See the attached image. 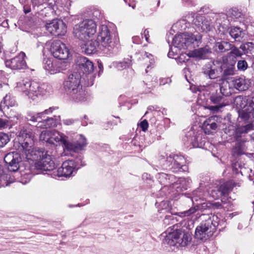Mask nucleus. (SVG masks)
I'll return each mask as SVG.
<instances>
[{"instance_id":"34","label":"nucleus","mask_w":254,"mask_h":254,"mask_svg":"<svg viewBox=\"0 0 254 254\" xmlns=\"http://www.w3.org/2000/svg\"><path fill=\"white\" fill-rule=\"evenodd\" d=\"M239 117L244 119V120H247L250 117V113L247 112L245 110H242L239 112Z\"/></svg>"},{"instance_id":"1","label":"nucleus","mask_w":254,"mask_h":254,"mask_svg":"<svg viewBox=\"0 0 254 254\" xmlns=\"http://www.w3.org/2000/svg\"><path fill=\"white\" fill-rule=\"evenodd\" d=\"M19 140L21 142V150L28 159H35L34 156L39 157L35 164L37 170L46 171L53 169L55 164L51 156L46 152L35 150L34 135L30 129L23 128L20 132Z\"/></svg>"},{"instance_id":"2","label":"nucleus","mask_w":254,"mask_h":254,"mask_svg":"<svg viewBox=\"0 0 254 254\" xmlns=\"http://www.w3.org/2000/svg\"><path fill=\"white\" fill-rule=\"evenodd\" d=\"M80 74L75 72L69 75L64 83L65 90L78 101L83 100L86 95L80 85Z\"/></svg>"},{"instance_id":"11","label":"nucleus","mask_w":254,"mask_h":254,"mask_svg":"<svg viewBox=\"0 0 254 254\" xmlns=\"http://www.w3.org/2000/svg\"><path fill=\"white\" fill-rule=\"evenodd\" d=\"M25 57V54L21 52L14 58L6 60L5 62V65L13 70L24 69L26 67L24 59Z\"/></svg>"},{"instance_id":"17","label":"nucleus","mask_w":254,"mask_h":254,"mask_svg":"<svg viewBox=\"0 0 254 254\" xmlns=\"http://www.w3.org/2000/svg\"><path fill=\"white\" fill-rule=\"evenodd\" d=\"M77 64L79 68L85 73H90L93 71L94 66L92 62L86 57H78Z\"/></svg>"},{"instance_id":"56","label":"nucleus","mask_w":254,"mask_h":254,"mask_svg":"<svg viewBox=\"0 0 254 254\" xmlns=\"http://www.w3.org/2000/svg\"><path fill=\"white\" fill-rule=\"evenodd\" d=\"M99 67L100 68H101V67H103V66H102V64H99Z\"/></svg>"},{"instance_id":"28","label":"nucleus","mask_w":254,"mask_h":254,"mask_svg":"<svg viewBox=\"0 0 254 254\" xmlns=\"http://www.w3.org/2000/svg\"><path fill=\"white\" fill-rule=\"evenodd\" d=\"M3 104L7 108L9 107H13L16 104V101L14 98L10 95L7 94L4 98L3 101L1 102V104Z\"/></svg>"},{"instance_id":"10","label":"nucleus","mask_w":254,"mask_h":254,"mask_svg":"<svg viewBox=\"0 0 254 254\" xmlns=\"http://www.w3.org/2000/svg\"><path fill=\"white\" fill-rule=\"evenodd\" d=\"M212 221L208 219L198 226L195 231V237L198 239L205 240L212 235Z\"/></svg>"},{"instance_id":"19","label":"nucleus","mask_w":254,"mask_h":254,"mask_svg":"<svg viewBox=\"0 0 254 254\" xmlns=\"http://www.w3.org/2000/svg\"><path fill=\"white\" fill-rule=\"evenodd\" d=\"M233 84L235 88L240 91H245L249 88L251 82L244 76H241L233 80Z\"/></svg>"},{"instance_id":"15","label":"nucleus","mask_w":254,"mask_h":254,"mask_svg":"<svg viewBox=\"0 0 254 254\" xmlns=\"http://www.w3.org/2000/svg\"><path fill=\"white\" fill-rule=\"evenodd\" d=\"M98 46V42L94 40L93 37L82 41L80 45L82 52L87 55L95 53Z\"/></svg>"},{"instance_id":"44","label":"nucleus","mask_w":254,"mask_h":254,"mask_svg":"<svg viewBox=\"0 0 254 254\" xmlns=\"http://www.w3.org/2000/svg\"><path fill=\"white\" fill-rule=\"evenodd\" d=\"M45 1V0H32L33 4L35 5H41L43 4Z\"/></svg>"},{"instance_id":"48","label":"nucleus","mask_w":254,"mask_h":254,"mask_svg":"<svg viewBox=\"0 0 254 254\" xmlns=\"http://www.w3.org/2000/svg\"><path fill=\"white\" fill-rule=\"evenodd\" d=\"M23 177H22V178L21 182H22V183H23L24 184H26L27 183L29 182L31 179L30 175H28L27 176L26 180L25 181L24 180Z\"/></svg>"},{"instance_id":"32","label":"nucleus","mask_w":254,"mask_h":254,"mask_svg":"<svg viewBox=\"0 0 254 254\" xmlns=\"http://www.w3.org/2000/svg\"><path fill=\"white\" fill-rule=\"evenodd\" d=\"M130 60L129 59H127L125 61L118 63L117 67L119 69L126 68L127 67H128L130 65Z\"/></svg>"},{"instance_id":"21","label":"nucleus","mask_w":254,"mask_h":254,"mask_svg":"<svg viewBox=\"0 0 254 254\" xmlns=\"http://www.w3.org/2000/svg\"><path fill=\"white\" fill-rule=\"evenodd\" d=\"M210 53L209 48L205 47L190 52L187 55L191 58H204Z\"/></svg>"},{"instance_id":"6","label":"nucleus","mask_w":254,"mask_h":254,"mask_svg":"<svg viewBox=\"0 0 254 254\" xmlns=\"http://www.w3.org/2000/svg\"><path fill=\"white\" fill-rule=\"evenodd\" d=\"M55 109L54 108H50L49 109L45 110L43 112L34 114L33 113H28L26 116L28 121L32 122H38L36 127L38 128H44L57 127V125L60 123V116H55V118H50L43 121H40L43 118L45 114H48L53 112Z\"/></svg>"},{"instance_id":"22","label":"nucleus","mask_w":254,"mask_h":254,"mask_svg":"<svg viewBox=\"0 0 254 254\" xmlns=\"http://www.w3.org/2000/svg\"><path fill=\"white\" fill-rule=\"evenodd\" d=\"M10 179V175L4 173V167L0 166V187L7 186L14 182L13 179Z\"/></svg>"},{"instance_id":"8","label":"nucleus","mask_w":254,"mask_h":254,"mask_svg":"<svg viewBox=\"0 0 254 254\" xmlns=\"http://www.w3.org/2000/svg\"><path fill=\"white\" fill-rule=\"evenodd\" d=\"M50 51L55 58L60 60L67 59L70 54L67 47L60 40L54 41L51 43Z\"/></svg>"},{"instance_id":"7","label":"nucleus","mask_w":254,"mask_h":254,"mask_svg":"<svg viewBox=\"0 0 254 254\" xmlns=\"http://www.w3.org/2000/svg\"><path fill=\"white\" fill-rule=\"evenodd\" d=\"M194 41L191 35L182 33L174 38L172 46L168 53V56L173 58L174 54L177 55L180 50L187 49Z\"/></svg>"},{"instance_id":"40","label":"nucleus","mask_w":254,"mask_h":254,"mask_svg":"<svg viewBox=\"0 0 254 254\" xmlns=\"http://www.w3.org/2000/svg\"><path fill=\"white\" fill-rule=\"evenodd\" d=\"M9 123L8 120L0 118V128H4L9 126Z\"/></svg>"},{"instance_id":"23","label":"nucleus","mask_w":254,"mask_h":254,"mask_svg":"<svg viewBox=\"0 0 254 254\" xmlns=\"http://www.w3.org/2000/svg\"><path fill=\"white\" fill-rule=\"evenodd\" d=\"M214 47L216 50L218 49L221 52H225L231 50L233 47V45L229 42L223 41L216 43Z\"/></svg>"},{"instance_id":"24","label":"nucleus","mask_w":254,"mask_h":254,"mask_svg":"<svg viewBox=\"0 0 254 254\" xmlns=\"http://www.w3.org/2000/svg\"><path fill=\"white\" fill-rule=\"evenodd\" d=\"M44 68L51 74H55L59 71L56 66L54 65L52 61L50 59L46 60L44 64Z\"/></svg>"},{"instance_id":"35","label":"nucleus","mask_w":254,"mask_h":254,"mask_svg":"<svg viewBox=\"0 0 254 254\" xmlns=\"http://www.w3.org/2000/svg\"><path fill=\"white\" fill-rule=\"evenodd\" d=\"M210 100L214 104H220L222 97L219 95H212L210 97Z\"/></svg>"},{"instance_id":"57","label":"nucleus","mask_w":254,"mask_h":254,"mask_svg":"<svg viewBox=\"0 0 254 254\" xmlns=\"http://www.w3.org/2000/svg\"><path fill=\"white\" fill-rule=\"evenodd\" d=\"M135 39H136V37H133V41H134V42L135 41Z\"/></svg>"},{"instance_id":"53","label":"nucleus","mask_w":254,"mask_h":254,"mask_svg":"<svg viewBox=\"0 0 254 254\" xmlns=\"http://www.w3.org/2000/svg\"><path fill=\"white\" fill-rule=\"evenodd\" d=\"M24 11L25 14H27L30 11V8L24 6Z\"/></svg>"},{"instance_id":"33","label":"nucleus","mask_w":254,"mask_h":254,"mask_svg":"<svg viewBox=\"0 0 254 254\" xmlns=\"http://www.w3.org/2000/svg\"><path fill=\"white\" fill-rule=\"evenodd\" d=\"M226 106V104L224 103H220L218 105L216 106H209L207 107V108L210 111L213 112L214 113L217 112L220 109Z\"/></svg>"},{"instance_id":"9","label":"nucleus","mask_w":254,"mask_h":254,"mask_svg":"<svg viewBox=\"0 0 254 254\" xmlns=\"http://www.w3.org/2000/svg\"><path fill=\"white\" fill-rule=\"evenodd\" d=\"M47 30L55 36H62L65 34L66 27L63 20L55 19L46 25Z\"/></svg>"},{"instance_id":"49","label":"nucleus","mask_w":254,"mask_h":254,"mask_svg":"<svg viewBox=\"0 0 254 254\" xmlns=\"http://www.w3.org/2000/svg\"><path fill=\"white\" fill-rule=\"evenodd\" d=\"M145 55H146L145 60L147 61L148 59H149V62L150 64H153L154 62V60L152 59V56L150 54L148 55L147 54H145Z\"/></svg>"},{"instance_id":"29","label":"nucleus","mask_w":254,"mask_h":254,"mask_svg":"<svg viewBox=\"0 0 254 254\" xmlns=\"http://www.w3.org/2000/svg\"><path fill=\"white\" fill-rule=\"evenodd\" d=\"M226 15H230L232 16H234L236 15H240L241 16L245 15L246 14V11L245 10H241L239 11V10L236 7H233L232 8L229 9L227 12L225 13Z\"/></svg>"},{"instance_id":"52","label":"nucleus","mask_w":254,"mask_h":254,"mask_svg":"<svg viewBox=\"0 0 254 254\" xmlns=\"http://www.w3.org/2000/svg\"><path fill=\"white\" fill-rule=\"evenodd\" d=\"M208 75L210 78H214L215 77L214 76V71L213 70H211L208 73Z\"/></svg>"},{"instance_id":"26","label":"nucleus","mask_w":254,"mask_h":254,"mask_svg":"<svg viewBox=\"0 0 254 254\" xmlns=\"http://www.w3.org/2000/svg\"><path fill=\"white\" fill-rule=\"evenodd\" d=\"M230 35L235 39L240 40V39L244 37L245 33L240 28L234 27L231 28L230 31Z\"/></svg>"},{"instance_id":"14","label":"nucleus","mask_w":254,"mask_h":254,"mask_svg":"<svg viewBox=\"0 0 254 254\" xmlns=\"http://www.w3.org/2000/svg\"><path fill=\"white\" fill-rule=\"evenodd\" d=\"M98 40L102 45L106 48L108 47L111 42V36L109 29L106 25H102L98 36Z\"/></svg>"},{"instance_id":"27","label":"nucleus","mask_w":254,"mask_h":254,"mask_svg":"<svg viewBox=\"0 0 254 254\" xmlns=\"http://www.w3.org/2000/svg\"><path fill=\"white\" fill-rule=\"evenodd\" d=\"M240 48L243 51L245 54L252 55L254 57V45L252 43H248L241 45Z\"/></svg>"},{"instance_id":"50","label":"nucleus","mask_w":254,"mask_h":254,"mask_svg":"<svg viewBox=\"0 0 254 254\" xmlns=\"http://www.w3.org/2000/svg\"><path fill=\"white\" fill-rule=\"evenodd\" d=\"M143 35L145 37V40L147 42L148 41V39H149V31L147 30H145L144 31V33H143Z\"/></svg>"},{"instance_id":"42","label":"nucleus","mask_w":254,"mask_h":254,"mask_svg":"<svg viewBox=\"0 0 254 254\" xmlns=\"http://www.w3.org/2000/svg\"><path fill=\"white\" fill-rule=\"evenodd\" d=\"M181 161H183L184 159L182 157H177L175 160V164H176L177 167L181 168L183 166V163Z\"/></svg>"},{"instance_id":"4","label":"nucleus","mask_w":254,"mask_h":254,"mask_svg":"<svg viewBox=\"0 0 254 254\" xmlns=\"http://www.w3.org/2000/svg\"><path fill=\"white\" fill-rule=\"evenodd\" d=\"M165 234L164 243L171 247H185L190 243L191 240L190 235L181 229L166 232Z\"/></svg>"},{"instance_id":"46","label":"nucleus","mask_w":254,"mask_h":254,"mask_svg":"<svg viewBox=\"0 0 254 254\" xmlns=\"http://www.w3.org/2000/svg\"><path fill=\"white\" fill-rule=\"evenodd\" d=\"M244 127H245L247 133L250 130L253 129L254 128V127L252 124H249L246 126H245Z\"/></svg>"},{"instance_id":"54","label":"nucleus","mask_w":254,"mask_h":254,"mask_svg":"<svg viewBox=\"0 0 254 254\" xmlns=\"http://www.w3.org/2000/svg\"><path fill=\"white\" fill-rule=\"evenodd\" d=\"M20 118V116H14V117H13V120L12 121H15V119H16V120H19Z\"/></svg>"},{"instance_id":"43","label":"nucleus","mask_w":254,"mask_h":254,"mask_svg":"<svg viewBox=\"0 0 254 254\" xmlns=\"http://www.w3.org/2000/svg\"><path fill=\"white\" fill-rule=\"evenodd\" d=\"M236 132L237 134H242V133H246L247 131L244 126H242L238 127L237 128L236 130Z\"/></svg>"},{"instance_id":"31","label":"nucleus","mask_w":254,"mask_h":254,"mask_svg":"<svg viewBox=\"0 0 254 254\" xmlns=\"http://www.w3.org/2000/svg\"><path fill=\"white\" fill-rule=\"evenodd\" d=\"M196 211L195 207L190 208L189 210L179 213V215L181 217L189 216L194 213Z\"/></svg>"},{"instance_id":"13","label":"nucleus","mask_w":254,"mask_h":254,"mask_svg":"<svg viewBox=\"0 0 254 254\" xmlns=\"http://www.w3.org/2000/svg\"><path fill=\"white\" fill-rule=\"evenodd\" d=\"M74 169L73 161L68 160L64 162L62 166L53 172L54 176L68 177L71 176Z\"/></svg>"},{"instance_id":"20","label":"nucleus","mask_w":254,"mask_h":254,"mask_svg":"<svg viewBox=\"0 0 254 254\" xmlns=\"http://www.w3.org/2000/svg\"><path fill=\"white\" fill-rule=\"evenodd\" d=\"M217 127L215 122V117H211L205 120L203 124V127L205 133L209 134L215 130Z\"/></svg>"},{"instance_id":"16","label":"nucleus","mask_w":254,"mask_h":254,"mask_svg":"<svg viewBox=\"0 0 254 254\" xmlns=\"http://www.w3.org/2000/svg\"><path fill=\"white\" fill-rule=\"evenodd\" d=\"M51 140L50 143L52 144H57V143H62L66 149V145L68 142L66 140V136L60 132L53 130H52Z\"/></svg>"},{"instance_id":"55","label":"nucleus","mask_w":254,"mask_h":254,"mask_svg":"<svg viewBox=\"0 0 254 254\" xmlns=\"http://www.w3.org/2000/svg\"><path fill=\"white\" fill-rule=\"evenodd\" d=\"M3 136L4 138H5V143H6L7 142V140H8V136L6 134H4Z\"/></svg>"},{"instance_id":"30","label":"nucleus","mask_w":254,"mask_h":254,"mask_svg":"<svg viewBox=\"0 0 254 254\" xmlns=\"http://www.w3.org/2000/svg\"><path fill=\"white\" fill-rule=\"evenodd\" d=\"M52 131L49 130H44L43 131L40 135V139L41 140L45 141L49 143H50V140H51Z\"/></svg>"},{"instance_id":"45","label":"nucleus","mask_w":254,"mask_h":254,"mask_svg":"<svg viewBox=\"0 0 254 254\" xmlns=\"http://www.w3.org/2000/svg\"><path fill=\"white\" fill-rule=\"evenodd\" d=\"M73 122V120L72 119H65L63 120L64 124L67 126L72 125Z\"/></svg>"},{"instance_id":"3","label":"nucleus","mask_w":254,"mask_h":254,"mask_svg":"<svg viewBox=\"0 0 254 254\" xmlns=\"http://www.w3.org/2000/svg\"><path fill=\"white\" fill-rule=\"evenodd\" d=\"M97 25L92 19H86L76 24L73 31L74 36L81 42L93 37L96 32Z\"/></svg>"},{"instance_id":"37","label":"nucleus","mask_w":254,"mask_h":254,"mask_svg":"<svg viewBox=\"0 0 254 254\" xmlns=\"http://www.w3.org/2000/svg\"><path fill=\"white\" fill-rule=\"evenodd\" d=\"M232 51L230 53L231 55H233L234 57H240L242 55L241 52L236 47L233 46V47L231 49Z\"/></svg>"},{"instance_id":"5","label":"nucleus","mask_w":254,"mask_h":254,"mask_svg":"<svg viewBox=\"0 0 254 254\" xmlns=\"http://www.w3.org/2000/svg\"><path fill=\"white\" fill-rule=\"evenodd\" d=\"M16 87L24 96L33 100L44 93V89L35 81L22 80L17 82Z\"/></svg>"},{"instance_id":"12","label":"nucleus","mask_w":254,"mask_h":254,"mask_svg":"<svg viewBox=\"0 0 254 254\" xmlns=\"http://www.w3.org/2000/svg\"><path fill=\"white\" fill-rule=\"evenodd\" d=\"M4 160L5 163L8 165L7 168L10 171L15 172L18 170L21 158L18 153L9 152L5 156Z\"/></svg>"},{"instance_id":"18","label":"nucleus","mask_w":254,"mask_h":254,"mask_svg":"<svg viewBox=\"0 0 254 254\" xmlns=\"http://www.w3.org/2000/svg\"><path fill=\"white\" fill-rule=\"evenodd\" d=\"M76 143H72L68 142V144L66 145L67 150L76 152L81 150L87 145L86 138L82 135H80Z\"/></svg>"},{"instance_id":"25","label":"nucleus","mask_w":254,"mask_h":254,"mask_svg":"<svg viewBox=\"0 0 254 254\" xmlns=\"http://www.w3.org/2000/svg\"><path fill=\"white\" fill-rule=\"evenodd\" d=\"M233 188V185L232 182H226L220 187L219 189V193L220 195L227 194L232 190Z\"/></svg>"},{"instance_id":"51","label":"nucleus","mask_w":254,"mask_h":254,"mask_svg":"<svg viewBox=\"0 0 254 254\" xmlns=\"http://www.w3.org/2000/svg\"><path fill=\"white\" fill-rule=\"evenodd\" d=\"M211 194L212 197L214 198V199H217L220 196V195L216 193L215 191L214 190L212 191Z\"/></svg>"},{"instance_id":"36","label":"nucleus","mask_w":254,"mask_h":254,"mask_svg":"<svg viewBox=\"0 0 254 254\" xmlns=\"http://www.w3.org/2000/svg\"><path fill=\"white\" fill-rule=\"evenodd\" d=\"M237 66L239 69L244 70L247 68V63L245 61H240L238 63Z\"/></svg>"},{"instance_id":"39","label":"nucleus","mask_w":254,"mask_h":254,"mask_svg":"<svg viewBox=\"0 0 254 254\" xmlns=\"http://www.w3.org/2000/svg\"><path fill=\"white\" fill-rule=\"evenodd\" d=\"M242 98L240 96H238L235 98V103L237 107L243 108L245 106V104L241 103L242 102Z\"/></svg>"},{"instance_id":"47","label":"nucleus","mask_w":254,"mask_h":254,"mask_svg":"<svg viewBox=\"0 0 254 254\" xmlns=\"http://www.w3.org/2000/svg\"><path fill=\"white\" fill-rule=\"evenodd\" d=\"M208 10H209L208 8H207V7H202L200 11H202L203 12L200 13V14L202 15V14H209L210 13L208 11H207Z\"/></svg>"},{"instance_id":"58","label":"nucleus","mask_w":254,"mask_h":254,"mask_svg":"<svg viewBox=\"0 0 254 254\" xmlns=\"http://www.w3.org/2000/svg\"><path fill=\"white\" fill-rule=\"evenodd\" d=\"M1 48L0 47V53H1Z\"/></svg>"},{"instance_id":"38","label":"nucleus","mask_w":254,"mask_h":254,"mask_svg":"<svg viewBox=\"0 0 254 254\" xmlns=\"http://www.w3.org/2000/svg\"><path fill=\"white\" fill-rule=\"evenodd\" d=\"M87 14L88 15H92L93 16H98L102 14L101 11L96 8L91 9Z\"/></svg>"},{"instance_id":"41","label":"nucleus","mask_w":254,"mask_h":254,"mask_svg":"<svg viewBox=\"0 0 254 254\" xmlns=\"http://www.w3.org/2000/svg\"><path fill=\"white\" fill-rule=\"evenodd\" d=\"M140 127H141L143 131L147 130L148 127V123L146 120H143L140 123Z\"/></svg>"}]
</instances>
